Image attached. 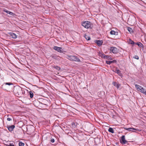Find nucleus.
<instances>
[{"instance_id":"nucleus-1","label":"nucleus","mask_w":146,"mask_h":146,"mask_svg":"<svg viewBox=\"0 0 146 146\" xmlns=\"http://www.w3.org/2000/svg\"><path fill=\"white\" fill-rule=\"evenodd\" d=\"M13 92L17 96H22L23 94L22 89L19 86L15 87L13 89Z\"/></svg>"},{"instance_id":"nucleus-2","label":"nucleus","mask_w":146,"mask_h":146,"mask_svg":"<svg viewBox=\"0 0 146 146\" xmlns=\"http://www.w3.org/2000/svg\"><path fill=\"white\" fill-rule=\"evenodd\" d=\"M135 86L137 91L146 95V90L143 87L137 84H135Z\"/></svg>"},{"instance_id":"nucleus-3","label":"nucleus","mask_w":146,"mask_h":146,"mask_svg":"<svg viewBox=\"0 0 146 146\" xmlns=\"http://www.w3.org/2000/svg\"><path fill=\"white\" fill-rule=\"evenodd\" d=\"M82 25L86 28H91L92 24L89 21H86L83 22L82 23Z\"/></svg>"},{"instance_id":"nucleus-4","label":"nucleus","mask_w":146,"mask_h":146,"mask_svg":"<svg viewBox=\"0 0 146 146\" xmlns=\"http://www.w3.org/2000/svg\"><path fill=\"white\" fill-rule=\"evenodd\" d=\"M110 50L114 54H116L118 52V49L116 47L113 46L110 47Z\"/></svg>"},{"instance_id":"nucleus-5","label":"nucleus","mask_w":146,"mask_h":146,"mask_svg":"<svg viewBox=\"0 0 146 146\" xmlns=\"http://www.w3.org/2000/svg\"><path fill=\"white\" fill-rule=\"evenodd\" d=\"M120 143L122 144H125L127 142V141H126L125 139V136L123 135L121 137V139L120 140Z\"/></svg>"},{"instance_id":"nucleus-6","label":"nucleus","mask_w":146,"mask_h":146,"mask_svg":"<svg viewBox=\"0 0 146 146\" xmlns=\"http://www.w3.org/2000/svg\"><path fill=\"white\" fill-rule=\"evenodd\" d=\"M34 129V127L32 125H29L27 127V131L29 132H31L33 131Z\"/></svg>"},{"instance_id":"nucleus-7","label":"nucleus","mask_w":146,"mask_h":146,"mask_svg":"<svg viewBox=\"0 0 146 146\" xmlns=\"http://www.w3.org/2000/svg\"><path fill=\"white\" fill-rule=\"evenodd\" d=\"M53 49L59 52H62V48L60 47L54 46V47Z\"/></svg>"},{"instance_id":"nucleus-8","label":"nucleus","mask_w":146,"mask_h":146,"mask_svg":"<svg viewBox=\"0 0 146 146\" xmlns=\"http://www.w3.org/2000/svg\"><path fill=\"white\" fill-rule=\"evenodd\" d=\"M124 129L125 130H127L129 131H132V132H135L133 131V130H136L137 131L138 129H135L134 128H124Z\"/></svg>"},{"instance_id":"nucleus-9","label":"nucleus","mask_w":146,"mask_h":146,"mask_svg":"<svg viewBox=\"0 0 146 146\" xmlns=\"http://www.w3.org/2000/svg\"><path fill=\"white\" fill-rule=\"evenodd\" d=\"M15 126L14 125H11V126H7V128L8 129V130L10 131H12L13 129L15 128Z\"/></svg>"},{"instance_id":"nucleus-10","label":"nucleus","mask_w":146,"mask_h":146,"mask_svg":"<svg viewBox=\"0 0 146 146\" xmlns=\"http://www.w3.org/2000/svg\"><path fill=\"white\" fill-rule=\"evenodd\" d=\"M103 42L102 40H97L96 41V43L97 44L98 46H100L102 44Z\"/></svg>"},{"instance_id":"nucleus-11","label":"nucleus","mask_w":146,"mask_h":146,"mask_svg":"<svg viewBox=\"0 0 146 146\" xmlns=\"http://www.w3.org/2000/svg\"><path fill=\"white\" fill-rule=\"evenodd\" d=\"M9 34L13 38H16L17 37L16 35L13 33H9Z\"/></svg>"},{"instance_id":"nucleus-12","label":"nucleus","mask_w":146,"mask_h":146,"mask_svg":"<svg viewBox=\"0 0 146 146\" xmlns=\"http://www.w3.org/2000/svg\"><path fill=\"white\" fill-rule=\"evenodd\" d=\"M113 84L116 87L117 89H119L121 86L120 84L115 82H113Z\"/></svg>"},{"instance_id":"nucleus-13","label":"nucleus","mask_w":146,"mask_h":146,"mask_svg":"<svg viewBox=\"0 0 146 146\" xmlns=\"http://www.w3.org/2000/svg\"><path fill=\"white\" fill-rule=\"evenodd\" d=\"M110 33L111 35H118V33L113 30L111 31L110 32Z\"/></svg>"},{"instance_id":"nucleus-14","label":"nucleus","mask_w":146,"mask_h":146,"mask_svg":"<svg viewBox=\"0 0 146 146\" xmlns=\"http://www.w3.org/2000/svg\"><path fill=\"white\" fill-rule=\"evenodd\" d=\"M73 61L77 62H80V59L79 58H78L77 56H74Z\"/></svg>"},{"instance_id":"nucleus-15","label":"nucleus","mask_w":146,"mask_h":146,"mask_svg":"<svg viewBox=\"0 0 146 146\" xmlns=\"http://www.w3.org/2000/svg\"><path fill=\"white\" fill-rule=\"evenodd\" d=\"M135 44L137 45L139 47H143V44L140 42H138L135 43Z\"/></svg>"},{"instance_id":"nucleus-16","label":"nucleus","mask_w":146,"mask_h":146,"mask_svg":"<svg viewBox=\"0 0 146 146\" xmlns=\"http://www.w3.org/2000/svg\"><path fill=\"white\" fill-rule=\"evenodd\" d=\"M115 60H113L112 61H110L108 60H106V63L107 64H110L111 63H114L115 62Z\"/></svg>"},{"instance_id":"nucleus-17","label":"nucleus","mask_w":146,"mask_h":146,"mask_svg":"<svg viewBox=\"0 0 146 146\" xmlns=\"http://www.w3.org/2000/svg\"><path fill=\"white\" fill-rule=\"evenodd\" d=\"M115 72L118 74L119 76H121V73L120 71L119 70L116 69L115 70Z\"/></svg>"},{"instance_id":"nucleus-18","label":"nucleus","mask_w":146,"mask_h":146,"mask_svg":"<svg viewBox=\"0 0 146 146\" xmlns=\"http://www.w3.org/2000/svg\"><path fill=\"white\" fill-rule=\"evenodd\" d=\"M3 11L4 12H5L7 13H8L9 14L11 15H12L13 14V13L12 12H10V11H7L6 9H5L3 10Z\"/></svg>"},{"instance_id":"nucleus-19","label":"nucleus","mask_w":146,"mask_h":146,"mask_svg":"<svg viewBox=\"0 0 146 146\" xmlns=\"http://www.w3.org/2000/svg\"><path fill=\"white\" fill-rule=\"evenodd\" d=\"M74 57V56H68V58L71 60L73 61Z\"/></svg>"},{"instance_id":"nucleus-20","label":"nucleus","mask_w":146,"mask_h":146,"mask_svg":"<svg viewBox=\"0 0 146 146\" xmlns=\"http://www.w3.org/2000/svg\"><path fill=\"white\" fill-rule=\"evenodd\" d=\"M108 131L110 132H111L112 133H114V131L113 129L111 127H110L108 129Z\"/></svg>"},{"instance_id":"nucleus-21","label":"nucleus","mask_w":146,"mask_h":146,"mask_svg":"<svg viewBox=\"0 0 146 146\" xmlns=\"http://www.w3.org/2000/svg\"><path fill=\"white\" fill-rule=\"evenodd\" d=\"M29 95H30V97L31 98H33V96L34 94L32 91H30L29 92Z\"/></svg>"},{"instance_id":"nucleus-22","label":"nucleus","mask_w":146,"mask_h":146,"mask_svg":"<svg viewBox=\"0 0 146 146\" xmlns=\"http://www.w3.org/2000/svg\"><path fill=\"white\" fill-rule=\"evenodd\" d=\"M84 36H85V38L88 40H89L90 39V37H89V36H87L86 35H85Z\"/></svg>"},{"instance_id":"nucleus-23","label":"nucleus","mask_w":146,"mask_h":146,"mask_svg":"<svg viewBox=\"0 0 146 146\" xmlns=\"http://www.w3.org/2000/svg\"><path fill=\"white\" fill-rule=\"evenodd\" d=\"M127 30L130 33H131L133 32L132 29L130 27H128Z\"/></svg>"},{"instance_id":"nucleus-24","label":"nucleus","mask_w":146,"mask_h":146,"mask_svg":"<svg viewBox=\"0 0 146 146\" xmlns=\"http://www.w3.org/2000/svg\"><path fill=\"white\" fill-rule=\"evenodd\" d=\"M54 68L56 69L57 70H59L60 69V68L59 67H58L57 66H54Z\"/></svg>"},{"instance_id":"nucleus-25","label":"nucleus","mask_w":146,"mask_h":146,"mask_svg":"<svg viewBox=\"0 0 146 146\" xmlns=\"http://www.w3.org/2000/svg\"><path fill=\"white\" fill-rule=\"evenodd\" d=\"M19 146H24L25 145L24 143L21 142H19Z\"/></svg>"},{"instance_id":"nucleus-26","label":"nucleus","mask_w":146,"mask_h":146,"mask_svg":"<svg viewBox=\"0 0 146 146\" xmlns=\"http://www.w3.org/2000/svg\"><path fill=\"white\" fill-rule=\"evenodd\" d=\"M52 57L53 59H57L58 58V56L56 55H54L52 56Z\"/></svg>"},{"instance_id":"nucleus-27","label":"nucleus","mask_w":146,"mask_h":146,"mask_svg":"<svg viewBox=\"0 0 146 146\" xmlns=\"http://www.w3.org/2000/svg\"><path fill=\"white\" fill-rule=\"evenodd\" d=\"M103 57L104 58H106H106H108L109 57V56L108 55H106L105 54L103 55Z\"/></svg>"},{"instance_id":"nucleus-28","label":"nucleus","mask_w":146,"mask_h":146,"mask_svg":"<svg viewBox=\"0 0 146 146\" xmlns=\"http://www.w3.org/2000/svg\"><path fill=\"white\" fill-rule=\"evenodd\" d=\"M133 58H135V59H137V60H138L139 59V57L138 56H137V55L133 57Z\"/></svg>"},{"instance_id":"nucleus-29","label":"nucleus","mask_w":146,"mask_h":146,"mask_svg":"<svg viewBox=\"0 0 146 146\" xmlns=\"http://www.w3.org/2000/svg\"><path fill=\"white\" fill-rule=\"evenodd\" d=\"M5 84L6 85H10L12 84L11 83H6Z\"/></svg>"},{"instance_id":"nucleus-30","label":"nucleus","mask_w":146,"mask_h":146,"mask_svg":"<svg viewBox=\"0 0 146 146\" xmlns=\"http://www.w3.org/2000/svg\"><path fill=\"white\" fill-rule=\"evenodd\" d=\"M51 142L52 143H54V139H51Z\"/></svg>"},{"instance_id":"nucleus-31","label":"nucleus","mask_w":146,"mask_h":146,"mask_svg":"<svg viewBox=\"0 0 146 146\" xmlns=\"http://www.w3.org/2000/svg\"><path fill=\"white\" fill-rule=\"evenodd\" d=\"M7 119L8 121H11L12 120L10 118H7Z\"/></svg>"},{"instance_id":"nucleus-32","label":"nucleus","mask_w":146,"mask_h":146,"mask_svg":"<svg viewBox=\"0 0 146 146\" xmlns=\"http://www.w3.org/2000/svg\"><path fill=\"white\" fill-rule=\"evenodd\" d=\"M106 59H110V60H111L112 59V58L111 57L109 56V57L108 58H106Z\"/></svg>"},{"instance_id":"nucleus-33","label":"nucleus","mask_w":146,"mask_h":146,"mask_svg":"<svg viewBox=\"0 0 146 146\" xmlns=\"http://www.w3.org/2000/svg\"><path fill=\"white\" fill-rule=\"evenodd\" d=\"M130 43L131 44H134V42L133 41L131 40L130 42Z\"/></svg>"},{"instance_id":"nucleus-34","label":"nucleus","mask_w":146,"mask_h":146,"mask_svg":"<svg viewBox=\"0 0 146 146\" xmlns=\"http://www.w3.org/2000/svg\"><path fill=\"white\" fill-rule=\"evenodd\" d=\"M9 146H15L14 145L10 143L9 145Z\"/></svg>"}]
</instances>
